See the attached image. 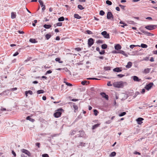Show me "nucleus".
<instances>
[{
  "label": "nucleus",
  "mask_w": 157,
  "mask_h": 157,
  "mask_svg": "<svg viewBox=\"0 0 157 157\" xmlns=\"http://www.w3.org/2000/svg\"><path fill=\"white\" fill-rule=\"evenodd\" d=\"M107 85L108 86H112V84L110 82H108Z\"/></svg>",
  "instance_id": "60"
},
{
  "label": "nucleus",
  "mask_w": 157,
  "mask_h": 157,
  "mask_svg": "<svg viewBox=\"0 0 157 157\" xmlns=\"http://www.w3.org/2000/svg\"><path fill=\"white\" fill-rule=\"evenodd\" d=\"M101 34L105 38L109 39L110 38L109 34L106 31H104L102 32L101 33Z\"/></svg>",
  "instance_id": "4"
},
{
  "label": "nucleus",
  "mask_w": 157,
  "mask_h": 157,
  "mask_svg": "<svg viewBox=\"0 0 157 157\" xmlns=\"http://www.w3.org/2000/svg\"><path fill=\"white\" fill-rule=\"evenodd\" d=\"M106 3L107 4H108L109 5H110L112 4V2L109 0H107L106 1Z\"/></svg>",
  "instance_id": "42"
},
{
  "label": "nucleus",
  "mask_w": 157,
  "mask_h": 157,
  "mask_svg": "<svg viewBox=\"0 0 157 157\" xmlns=\"http://www.w3.org/2000/svg\"><path fill=\"white\" fill-rule=\"evenodd\" d=\"M78 8L80 10H82L84 9V8L81 5H78Z\"/></svg>",
  "instance_id": "49"
},
{
  "label": "nucleus",
  "mask_w": 157,
  "mask_h": 157,
  "mask_svg": "<svg viewBox=\"0 0 157 157\" xmlns=\"http://www.w3.org/2000/svg\"><path fill=\"white\" fill-rule=\"evenodd\" d=\"M74 17L78 19H79L81 18V17L79 16L78 14H74Z\"/></svg>",
  "instance_id": "28"
},
{
  "label": "nucleus",
  "mask_w": 157,
  "mask_h": 157,
  "mask_svg": "<svg viewBox=\"0 0 157 157\" xmlns=\"http://www.w3.org/2000/svg\"><path fill=\"white\" fill-rule=\"evenodd\" d=\"M6 110V109L5 108H2L1 109L0 111V113H2L1 111H5Z\"/></svg>",
  "instance_id": "55"
},
{
  "label": "nucleus",
  "mask_w": 157,
  "mask_h": 157,
  "mask_svg": "<svg viewBox=\"0 0 157 157\" xmlns=\"http://www.w3.org/2000/svg\"><path fill=\"white\" fill-rule=\"evenodd\" d=\"M140 47H141L142 48H146L147 47V46L146 44H141V45L140 46Z\"/></svg>",
  "instance_id": "29"
},
{
  "label": "nucleus",
  "mask_w": 157,
  "mask_h": 157,
  "mask_svg": "<svg viewBox=\"0 0 157 157\" xmlns=\"http://www.w3.org/2000/svg\"><path fill=\"white\" fill-rule=\"evenodd\" d=\"M26 120H28L32 122H34L35 121L34 119L32 118L29 116L27 117L26 118Z\"/></svg>",
  "instance_id": "18"
},
{
  "label": "nucleus",
  "mask_w": 157,
  "mask_h": 157,
  "mask_svg": "<svg viewBox=\"0 0 157 157\" xmlns=\"http://www.w3.org/2000/svg\"><path fill=\"white\" fill-rule=\"evenodd\" d=\"M98 44H102L103 43V41L102 40H98L96 42Z\"/></svg>",
  "instance_id": "43"
},
{
  "label": "nucleus",
  "mask_w": 157,
  "mask_h": 157,
  "mask_svg": "<svg viewBox=\"0 0 157 157\" xmlns=\"http://www.w3.org/2000/svg\"><path fill=\"white\" fill-rule=\"evenodd\" d=\"M136 46L140 47V46L138 45H135L132 44V45H130V46L129 47H130V48H131V49H133L134 48L136 47Z\"/></svg>",
  "instance_id": "35"
},
{
  "label": "nucleus",
  "mask_w": 157,
  "mask_h": 157,
  "mask_svg": "<svg viewBox=\"0 0 157 157\" xmlns=\"http://www.w3.org/2000/svg\"><path fill=\"white\" fill-rule=\"evenodd\" d=\"M113 85L115 87L122 88L124 86L123 82L122 81L115 82L113 83Z\"/></svg>",
  "instance_id": "1"
},
{
  "label": "nucleus",
  "mask_w": 157,
  "mask_h": 157,
  "mask_svg": "<svg viewBox=\"0 0 157 157\" xmlns=\"http://www.w3.org/2000/svg\"><path fill=\"white\" fill-rule=\"evenodd\" d=\"M114 48L115 50H119L121 49L122 47L120 44H117L115 46Z\"/></svg>",
  "instance_id": "15"
},
{
  "label": "nucleus",
  "mask_w": 157,
  "mask_h": 157,
  "mask_svg": "<svg viewBox=\"0 0 157 157\" xmlns=\"http://www.w3.org/2000/svg\"><path fill=\"white\" fill-rule=\"evenodd\" d=\"M27 93L29 94L30 95H32L33 94V93L32 91L29 90L28 91H26V94Z\"/></svg>",
  "instance_id": "46"
},
{
  "label": "nucleus",
  "mask_w": 157,
  "mask_h": 157,
  "mask_svg": "<svg viewBox=\"0 0 157 157\" xmlns=\"http://www.w3.org/2000/svg\"><path fill=\"white\" fill-rule=\"evenodd\" d=\"M116 153L115 152L113 151V152H112L110 154L109 156H111V157L114 156L116 155Z\"/></svg>",
  "instance_id": "32"
},
{
  "label": "nucleus",
  "mask_w": 157,
  "mask_h": 157,
  "mask_svg": "<svg viewBox=\"0 0 157 157\" xmlns=\"http://www.w3.org/2000/svg\"><path fill=\"white\" fill-rule=\"evenodd\" d=\"M126 114V113L125 112H123L122 113H121L119 114V116L120 117H122L123 116H124Z\"/></svg>",
  "instance_id": "36"
},
{
  "label": "nucleus",
  "mask_w": 157,
  "mask_h": 157,
  "mask_svg": "<svg viewBox=\"0 0 157 157\" xmlns=\"http://www.w3.org/2000/svg\"><path fill=\"white\" fill-rule=\"evenodd\" d=\"M73 108H74V109L75 110H77L78 109V106L76 105H74Z\"/></svg>",
  "instance_id": "61"
},
{
  "label": "nucleus",
  "mask_w": 157,
  "mask_h": 157,
  "mask_svg": "<svg viewBox=\"0 0 157 157\" xmlns=\"http://www.w3.org/2000/svg\"><path fill=\"white\" fill-rule=\"evenodd\" d=\"M79 132H80V134H78L77 136H78V137H82V135H83L84 134V132L83 131H79Z\"/></svg>",
  "instance_id": "39"
},
{
  "label": "nucleus",
  "mask_w": 157,
  "mask_h": 157,
  "mask_svg": "<svg viewBox=\"0 0 157 157\" xmlns=\"http://www.w3.org/2000/svg\"><path fill=\"white\" fill-rule=\"evenodd\" d=\"M127 22L128 24L132 25H134L135 23L134 21H128Z\"/></svg>",
  "instance_id": "38"
},
{
  "label": "nucleus",
  "mask_w": 157,
  "mask_h": 157,
  "mask_svg": "<svg viewBox=\"0 0 157 157\" xmlns=\"http://www.w3.org/2000/svg\"><path fill=\"white\" fill-rule=\"evenodd\" d=\"M87 81L86 80H84L81 82V84L83 85H85L86 84ZM88 84L89 83V82H88Z\"/></svg>",
  "instance_id": "37"
},
{
  "label": "nucleus",
  "mask_w": 157,
  "mask_h": 157,
  "mask_svg": "<svg viewBox=\"0 0 157 157\" xmlns=\"http://www.w3.org/2000/svg\"><path fill=\"white\" fill-rule=\"evenodd\" d=\"M113 71L114 72H119L122 71L121 68L117 67L113 69Z\"/></svg>",
  "instance_id": "13"
},
{
  "label": "nucleus",
  "mask_w": 157,
  "mask_h": 157,
  "mask_svg": "<svg viewBox=\"0 0 157 157\" xmlns=\"http://www.w3.org/2000/svg\"><path fill=\"white\" fill-rule=\"evenodd\" d=\"M145 89H142V90L141 93L143 94L145 93Z\"/></svg>",
  "instance_id": "63"
},
{
  "label": "nucleus",
  "mask_w": 157,
  "mask_h": 157,
  "mask_svg": "<svg viewBox=\"0 0 157 157\" xmlns=\"http://www.w3.org/2000/svg\"><path fill=\"white\" fill-rule=\"evenodd\" d=\"M132 63L131 62L128 63L126 65V67L127 68H130L132 66Z\"/></svg>",
  "instance_id": "17"
},
{
  "label": "nucleus",
  "mask_w": 157,
  "mask_h": 157,
  "mask_svg": "<svg viewBox=\"0 0 157 157\" xmlns=\"http://www.w3.org/2000/svg\"><path fill=\"white\" fill-rule=\"evenodd\" d=\"M94 114L95 116H97L98 113V111L97 109H94Z\"/></svg>",
  "instance_id": "40"
},
{
  "label": "nucleus",
  "mask_w": 157,
  "mask_h": 157,
  "mask_svg": "<svg viewBox=\"0 0 157 157\" xmlns=\"http://www.w3.org/2000/svg\"><path fill=\"white\" fill-rule=\"evenodd\" d=\"M94 43V40L92 38H90L88 40V44L89 47H90Z\"/></svg>",
  "instance_id": "6"
},
{
  "label": "nucleus",
  "mask_w": 157,
  "mask_h": 157,
  "mask_svg": "<svg viewBox=\"0 0 157 157\" xmlns=\"http://www.w3.org/2000/svg\"><path fill=\"white\" fill-rule=\"evenodd\" d=\"M42 156L43 157H49L48 155L47 154H43Z\"/></svg>",
  "instance_id": "51"
},
{
  "label": "nucleus",
  "mask_w": 157,
  "mask_h": 157,
  "mask_svg": "<svg viewBox=\"0 0 157 157\" xmlns=\"http://www.w3.org/2000/svg\"><path fill=\"white\" fill-rule=\"evenodd\" d=\"M149 60L151 62H153L154 61V58L153 57H151Z\"/></svg>",
  "instance_id": "57"
},
{
  "label": "nucleus",
  "mask_w": 157,
  "mask_h": 157,
  "mask_svg": "<svg viewBox=\"0 0 157 157\" xmlns=\"http://www.w3.org/2000/svg\"><path fill=\"white\" fill-rule=\"evenodd\" d=\"M150 69L149 68H147L145 69L144 70L143 73L145 74H147L150 71Z\"/></svg>",
  "instance_id": "20"
},
{
  "label": "nucleus",
  "mask_w": 157,
  "mask_h": 157,
  "mask_svg": "<svg viewBox=\"0 0 157 157\" xmlns=\"http://www.w3.org/2000/svg\"><path fill=\"white\" fill-rule=\"evenodd\" d=\"M40 6L42 8V10H45V5H44L43 3L42 2H40Z\"/></svg>",
  "instance_id": "19"
},
{
  "label": "nucleus",
  "mask_w": 157,
  "mask_h": 157,
  "mask_svg": "<svg viewBox=\"0 0 157 157\" xmlns=\"http://www.w3.org/2000/svg\"><path fill=\"white\" fill-rule=\"evenodd\" d=\"M64 19L65 18L63 17H61L58 18V21H64Z\"/></svg>",
  "instance_id": "27"
},
{
  "label": "nucleus",
  "mask_w": 157,
  "mask_h": 157,
  "mask_svg": "<svg viewBox=\"0 0 157 157\" xmlns=\"http://www.w3.org/2000/svg\"><path fill=\"white\" fill-rule=\"evenodd\" d=\"M111 67H104V69L105 71L110 70H111Z\"/></svg>",
  "instance_id": "30"
},
{
  "label": "nucleus",
  "mask_w": 157,
  "mask_h": 157,
  "mask_svg": "<svg viewBox=\"0 0 157 157\" xmlns=\"http://www.w3.org/2000/svg\"><path fill=\"white\" fill-rule=\"evenodd\" d=\"M36 146H37L38 148L40 147V144L39 143H36Z\"/></svg>",
  "instance_id": "56"
},
{
  "label": "nucleus",
  "mask_w": 157,
  "mask_h": 157,
  "mask_svg": "<svg viewBox=\"0 0 157 157\" xmlns=\"http://www.w3.org/2000/svg\"><path fill=\"white\" fill-rule=\"evenodd\" d=\"M66 84L68 86H72L71 84L67 82H65Z\"/></svg>",
  "instance_id": "52"
},
{
  "label": "nucleus",
  "mask_w": 157,
  "mask_h": 157,
  "mask_svg": "<svg viewBox=\"0 0 157 157\" xmlns=\"http://www.w3.org/2000/svg\"><path fill=\"white\" fill-rule=\"evenodd\" d=\"M100 94L102 97L105 98L106 100L109 99V96L108 95L106 94L104 92H101L100 93Z\"/></svg>",
  "instance_id": "9"
},
{
  "label": "nucleus",
  "mask_w": 157,
  "mask_h": 157,
  "mask_svg": "<svg viewBox=\"0 0 157 157\" xmlns=\"http://www.w3.org/2000/svg\"><path fill=\"white\" fill-rule=\"evenodd\" d=\"M51 36V35L49 34H47L45 35V37L47 40H48Z\"/></svg>",
  "instance_id": "26"
},
{
  "label": "nucleus",
  "mask_w": 157,
  "mask_h": 157,
  "mask_svg": "<svg viewBox=\"0 0 157 157\" xmlns=\"http://www.w3.org/2000/svg\"><path fill=\"white\" fill-rule=\"evenodd\" d=\"M29 41L32 43H37V41L36 40L34 39H32V38H30L29 39Z\"/></svg>",
  "instance_id": "24"
},
{
  "label": "nucleus",
  "mask_w": 157,
  "mask_h": 157,
  "mask_svg": "<svg viewBox=\"0 0 157 157\" xmlns=\"http://www.w3.org/2000/svg\"><path fill=\"white\" fill-rule=\"evenodd\" d=\"M76 131L75 130H71V132L70 133V134L72 136V135H74L76 133Z\"/></svg>",
  "instance_id": "34"
},
{
  "label": "nucleus",
  "mask_w": 157,
  "mask_h": 157,
  "mask_svg": "<svg viewBox=\"0 0 157 157\" xmlns=\"http://www.w3.org/2000/svg\"><path fill=\"white\" fill-rule=\"evenodd\" d=\"M144 119L142 117H139L136 119V121L138 124H141L143 123L142 121Z\"/></svg>",
  "instance_id": "10"
},
{
  "label": "nucleus",
  "mask_w": 157,
  "mask_h": 157,
  "mask_svg": "<svg viewBox=\"0 0 157 157\" xmlns=\"http://www.w3.org/2000/svg\"><path fill=\"white\" fill-rule=\"evenodd\" d=\"M12 154L14 155V157L16 156V154L13 150L12 151Z\"/></svg>",
  "instance_id": "59"
},
{
  "label": "nucleus",
  "mask_w": 157,
  "mask_h": 157,
  "mask_svg": "<svg viewBox=\"0 0 157 157\" xmlns=\"http://www.w3.org/2000/svg\"><path fill=\"white\" fill-rule=\"evenodd\" d=\"M80 144L78 146V147H79V146H85V144L84 143H83L82 142H80Z\"/></svg>",
  "instance_id": "41"
},
{
  "label": "nucleus",
  "mask_w": 157,
  "mask_h": 157,
  "mask_svg": "<svg viewBox=\"0 0 157 157\" xmlns=\"http://www.w3.org/2000/svg\"><path fill=\"white\" fill-rule=\"evenodd\" d=\"M44 91L43 90H39L37 91V93L38 94L43 93Z\"/></svg>",
  "instance_id": "31"
},
{
  "label": "nucleus",
  "mask_w": 157,
  "mask_h": 157,
  "mask_svg": "<svg viewBox=\"0 0 157 157\" xmlns=\"http://www.w3.org/2000/svg\"><path fill=\"white\" fill-rule=\"evenodd\" d=\"M157 25H149L146 26L145 28L147 29L151 30L155 29Z\"/></svg>",
  "instance_id": "3"
},
{
  "label": "nucleus",
  "mask_w": 157,
  "mask_h": 157,
  "mask_svg": "<svg viewBox=\"0 0 157 157\" xmlns=\"http://www.w3.org/2000/svg\"><path fill=\"white\" fill-rule=\"evenodd\" d=\"M100 55H103L105 53V51L104 50H102L101 52L100 51L99 52Z\"/></svg>",
  "instance_id": "50"
},
{
  "label": "nucleus",
  "mask_w": 157,
  "mask_h": 157,
  "mask_svg": "<svg viewBox=\"0 0 157 157\" xmlns=\"http://www.w3.org/2000/svg\"><path fill=\"white\" fill-rule=\"evenodd\" d=\"M107 18L108 19H110L112 21L113 20V16L111 12H108L107 15Z\"/></svg>",
  "instance_id": "5"
},
{
  "label": "nucleus",
  "mask_w": 157,
  "mask_h": 157,
  "mask_svg": "<svg viewBox=\"0 0 157 157\" xmlns=\"http://www.w3.org/2000/svg\"><path fill=\"white\" fill-rule=\"evenodd\" d=\"M16 13L14 12H12L11 13V18L12 19H14L16 17Z\"/></svg>",
  "instance_id": "16"
},
{
  "label": "nucleus",
  "mask_w": 157,
  "mask_h": 157,
  "mask_svg": "<svg viewBox=\"0 0 157 157\" xmlns=\"http://www.w3.org/2000/svg\"><path fill=\"white\" fill-rule=\"evenodd\" d=\"M64 110L60 108L58 109L57 111L54 114V116L56 118H58L60 117L62 114V112H63Z\"/></svg>",
  "instance_id": "2"
},
{
  "label": "nucleus",
  "mask_w": 157,
  "mask_h": 157,
  "mask_svg": "<svg viewBox=\"0 0 157 157\" xmlns=\"http://www.w3.org/2000/svg\"><path fill=\"white\" fill-rule=\"evenodd\" d=\"M21 151L22 152L26 154L29 156H31V153H30V152L27 150L22 149Z\"/></svg>",
  "instance_id": "8"
},
{
  "label": "nucleus",
  "mask_w": 157,
  "mask_h": 157,
  "mask_svg": "<svg viewBox=\"0 0 157 157\" xmlns=\"http://www.w3.org/2000/svg\"><path fill=\"white\" fill-rule=\"evenodd\" d=\"M153 85V83L152 82H150L145 87V89L148 90L151 88L152 87Z\"/></svg>",
  "instance_id": "7"
},
{
  "label": "nucleus",
  "mask_w": 157,
  "mask_h": 157,
  "mask_svg": "<svg viewBox=\"0 0 157 157\" xmlns=\"http://www.w3.org/2000/svg\"><path fill=\"white\" fill-rule=\"evenodd\" d=\"M63 70L66 72H69V74L71 75V72L67 68H63Z\"/></svg>",
  "instance_id": "33"
},
{
  "label": "nucleus",
  "mask_w": 157,
  "mask_h": 157,
  "mask_svg": "<svg viewBox=\"0 0 157 157\" xmlns=\"http://www.w3.org/2000/svg\"><path fill=\"white\" fill-rule=\"evenodd\" d=\"M139 92H136V93L133 96V98H134L136 97L137 96V95L139 94Z\"/></svg>",
  "instance_id": "62"
},
{
  "label": "nucleus",
  "mask_w": 157,
  "mask_h": 157,
  "mask_svg": "<svg viewBox=\"0 0 157 157\" xmlns=\"http://www.w3.org/2000/svg\"><path fill=\"white\" fill-rule=\"evenodd\" d=\"M105 12L103 11V10H100L99 14L103 16L105 14Z\"/></svg>",
  "instance_id": "44"
},
{
  "label": "nucleus",
  "mask_w": 157,
  "mask_h": 157,
  "mask_svg": "<svg viewBox=\"0 0 157 157\" xmlns=\"http://www.w3.org/2000/svg\"><path fill=\"white\" fill-rule=\"evenodd\" d=\"M86 33L89 34H92L93 33L90 31L89 30H87L86 31Z\"/></svg>",
  "instance_id": "47"
},
{
  "label": "nucleus",
  "mask_w": 157,
  "mask_h": 157,
  "mask_svg": "<svg viewBox=\"0 0 157 157\" xmlns=\"http://www.w3.org/2000/svg\"><path fill=\"white\" fill-rule=\"evenodd\" d=\"M141 31L142 32L144 33L145 34L147 35V36H153V34L150 33L146 32L144 30H141Z\"/></svg>",
  "instance_id": "11"
},
{
  "label": "nucleus",
  "mask_w": 157,
  "mask_h": 157,
  "mask_svg": "<svg viewBox=\"0 0 157 157\" xmlns=\"http://www.w3.org/2000/svg\"><path fill=\"white\" fill-rule=\"evenodd\" d=\"M32 59L31 57H28L26 59L24 62H27L29 60H30Z\"/></svg>",
  "instance_id": "53"
},
{
  "label": "nucleus",
  "mask_w": 157,
  "mask_h": 157,
  "mask_svg": "<svg viewBox=\"0 0 157 157\" xmlns=\"http://www.w3.org/2000/svg\"><path fill=\"white\" fill-rule=\"evenodd\" d=\"M133 80L134 81L136 82H140L141 79H139V78L136 76H134L132 77Z\"/></svg>",
  "instance_id": "14"
},
{
  "label": "nucleus",
  "mask_w": 157,
  "mask_h": 157,
  "mask_svg": "<svg viewBox=\"0 0 157 157\" xmlns=\"http://www.w3.org/2000/svg\"><path fill=\"white\" fill-rule=\"evenodd\" d=\"M153 53L154 54L157 55V50L153 51Z\"/></svg>",
  "instance_id": "64"
},
{
  "label": "nucleus",
  "mask_w": 157,
  "mask_h": 157,
  "mask_svg": "<svg viewBox=\"0 0 157 157\" xmlns=\"http://www.w3.org/2000/svg\"><path fill=\"white\" fill-rule=\"evenodd\" d=\"M101 48L103 49H105L107 48V45L106 44H104L101 45Z\"/></svg>",
  "instance_id": "25"
},
{
  "label": "nucleus",
  "mask_w": 157,
  "mask_h": 157,
  "mask_svg": "<svg viewBox=\"0 0 157 157\" xmlns=\"http://www.w3.org/2000/svg\"><path fill=\"white\" fill-rule=\"evenodd\" d=\"M100 125V124L98 123V124H96L94 125L92 127V129H96V128H97Z\"/></svg>",
  "instance_id": "23"
},
{
  "label": "nucleus",
  "mask_w": 157,
  "mask_h": 157,
  "mask_svg": "<svg viewBox=\"0 0 157 157\" xmlns=\"http://www.w3.org/2000/svg\"><path fill=\"white\" fill-rule=\"evenodd\" d=\"M18 54L19 53H18V52H17L13 54V56H17Z\"/></svg>",
  "instance_id": "58"
},
{
  "label": "nucleus",
  "mask_w": 157,
  "mask_h": 157,
  "mask_svg": "<svg viewBox=\"0 0 157 157\" xmlns=\"http://www.w3.org/2000/svg\"><path fill=\"white\" fill-rule=\"evenodd\" d=\"M52 26L50 25L44 24L43 25V27L46 29H49Z\"/></svg>",
  "instance_id": "21"
},
{
  "label": "nucleus",
  "mask_w": 157,
  "mask_h": 157,
  "mask_svg": "<svg viewBox=\"0 0 157 157\" xmlns=\"http://www.w3.org/2000/svg\"><path fill=\"white\" fill-rule=\"evenodd\" d=\"M57 25L58 26H61L62 25V23L61 22H59L57 23Z\"/></svg>",
  "instance_id": "48"
},
{
  "label": "nucleus",
  "mask_w": 157,
  "mask_h": 157,
  "mask_svg": "<svg viewBox=\"0 0 157 157\" xmlns=\"http://www.w3.org/2000/svg\"><path fill=\"white\" fill-rule=\"evenodd\" d=\"M55 60L56 62H58L59 63H63V61L60 60V59L59 57H57L55 59Z\"/></svg>",
  "instance_id": "22"
},
{
  "label": "nucleus",
  "mask_w": 157,
  "mask_h": 157,
  "mask_svg": "<svg viewBox=\"0 0 157 157\" xmlns=\"http://www.w3.org/2000/svg\"><path fill=\"white\" fill-rule=\"evenodd\" d=\"M116 53L121 54L125 57L128 56V55L127 54L125 53L124 51L122 50H119L117 51V52Z\"/></svg>",
  "instance_id": "12"
},
{
  "label": "nucleus",
  "mask_w": 157,
  "mask_h": 157,
  "mask_svg": "<svg viewBox=\"0 0 157 157\" xmlns=\"http://www.w3.org/2000/svg\"><path fill=\"white\" fill-rule=\"evenodd\" d=\"M75 50L77 51H80L81 50V49L79 48H76L75 49Z\"/></svg>",
  "instance_id": "54"
},
{
  "label": "nucleus",
  "mask_w": 157,
  "mask_h": 157,
  "mask_svg": "<svg viewBox=\"0 0 157 157\" xmlns=\"http://www.w3.org/2000/svg\"><path fill=\"white\" fill-rule=\"evenodd\" d=\"M117 76L118 77L120 78H121L123 77H124L125 76V75L120 74L117 75Z\"/></svg>",
  "instance_id": "45"
}]
</instances>
